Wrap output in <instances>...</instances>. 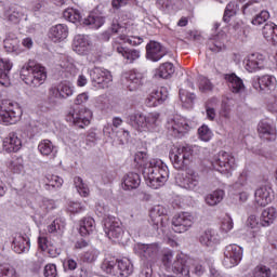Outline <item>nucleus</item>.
Here are the masks:
<instances>
[{
	"instance_id": "obj_24",
	"label": "nucleus",
	"mask_w": 277,
	"mask_h": 277,
	"mask_svg": "<svg viewBox=\"0 0 277 277\" xmlns=\"http://www.w3.org/2000/svg\"><path fill=\"white\" fill-rule=\"evenodd\" d=\"M198 240L203 247L213 248V246H217L222 241V237H220L217 230L208 228L199 234Z\"/></svg>"
},
{
	"instance_id": "obj_13",
	"label": "nucleus",
	"mask_w": 277,
	"mask_h": 277,
	"mask_svg": "<svg viewBox=\"0 0 277 277\" xmlns=\"http://www.w3.org/2000/svg\"><path fill=\"white\" fill-rule=\"evenodd\" d=\"M161 247L159 243H136L134 246V252L143 259V261H147V263H155V261L159 258V251Z\"/></svg>"
},
{
	"instance_id": "obj_37",
	"label": "nucleus",
	"mask_w": 277,
	"mask_h": 277,
	"mask_svg": "<svg viewBox=\"0 0 277 277\" xmlns=\"http://www.w3.org/2000/svg\"><path fill=\"white\" fill-rule=\"evenodd\" d=\"M277 212L276 208H266L263 210L261 217H260V226H272L274 224V220H276Z\"/></svg>"
},
{
	"instance_id": "obj_32",
	"label": "nucleus",
	"mask_w": 277,
	"mask_h": 277,
	"mask_svg": "<svg viewBox=\"0 0 277 277\" xmlns=\"http://www.w3.org/2000/svg\"><path fill=\"white\" fill-rule=\"evenodd\" d=\"M142 183V179L140 174L135 172H130L123 177V189L131 190L137 189Z\"/></svg>"
},
{
	"instance_id": "obj_12",
	"label": "nucleus",
	"mask_w": 277,
	"mask_h": 277,
	"mask_svg": "<svg viewBox=\"0 0 277 277\" xmlns=\"http://www.w3.org/2000/svg\"><path fill=\"white\" fill-rule=\"evenodd\" d=\"M251 85L260 94H269L276 90L277 80L273 75L255 76L251 80Z\"/></svg>"
},
{
	"instance_id": "obj_14",
	"label": "nucleus",
	"mask_w": 277,
	"mask_h": 277,
	"mask_svg": "<svg viewBox=\"0 0 277 277\" xmlns=\"http://www.w3.org/2000/svg\"><path fill=\"white\" fill-rule=\"evenodd\" d=\"M243 258V249L237 245H228L224 250L223 265L227 269L236 267L241 263Z\"/></svg>"
},
{
	"instance_id": "obj_29",
	"label": "nucleus",
	"mask_w": 277,
	"mask_h": 277,
	"mask_svg": "<svg viewBox=\"0 0 277 277\" xmlns=\"http://www.w3.org/2000/svg\"><path fill=\"white\" fill-rule=\"evenodd\" d=\"M12 248L16 254H23L31 248L29 242V237L23 236L21 234H15L12 242Z\"/></svg>"
},
{
	"instance_id": "obj_16",
	"label": "nucleus",
	"mask_w": 277,
	"mask_h": 277,
	"mask_svg": "<svg viewBox=\"0 0 277 277\" xmlns=\"http://www.w3.org/2000/svg\"><path fill=\"white\" fill-rule=\"evenodd\" d=\"M104 230L108 239H111V241H118L122 239V235H124L122 222L116 217H109L105 221Z\"/></svg>"
},
{
	"instance_id": "obj_34",
	"label": "nucleus",
	"mask_w": 277,
	"mask_h": 277,
	"mask_svg": "<svg viewBox=\"0 0 277 277\" xmlns=\"http://www.w3.org/2000/svg\"><path fill=\"white\" fill-rule=\"evenodd\" d=\"M96 230V222L88 216L80 221L79 233L82 237H88V235H92Z\"/></svg>"
},
{
	"instance_id": "obj_59",
	"label": "nucleus",
	"mask_w": 277,
	"mask_h": 277,
	"mask_svg": "<svg viewBox=\"0 0 277 277\" xmlns=\"http://www.w3.org/2000/svg\"><path fill=\"white\" fill-rule=\"evenodd\" d=\"M67 210L69 213H83V211H85V205L79 201H69Z\"/></svg>"
},
{
	"instance_id": "obj_44",
	"label": "nucleus",
	"mask_w": 277,
	"mask_h": 277,
	"mask_svg": "<svg viewBox=\"0 0 277 277\" xmlns=\"http://www.w3.org/2000/svg\"><path fill=\"white\" fill-rule=\"evenodd\" d=\"M222 200H224V190L222 189H216L206 196V202L209 207H215L216 205H220Z\"/></svg>"
},
{
	"instance_id": "obj_58",
	"label": "nucleus",
	"mask_w": 277,
	"mask_h": 277,
	"mask_svg": "<svg viewBox=\"0 0 277 277\" xmlns=\"http://www.w3.org/2000/svg\"><path fill=\"white\" fill-rule=\"evenodd\" d=\"M158 102V105H162L168 100V89L160 88L151 92Z\"/></svg>"
},
{
	"instance_id": "obj_36",
	"label": "nucleus",
	"mask_w": 277,
	"mask_h": 277,
	"mask_svg": "<svg viewBox=\"0 0 277 277\" xmlns=\"http://www.w3.org/2000/svg\"><path fill=\"white\" fill-rule=\"evenodd\" d=\"M226 35L221 34L216 35L213 39H210L209 41V49L212 51V53H220V51H224L226 49Z\"/></svg>"
},
{
	"instance_id": "obj_45",
	"label": "nucleus",
	"mask_w": 277,
	"mask_h": 277,
	"mask_svg": "<svg viewBox=\"0 0 277 277\" xmlns=\"http://www.w3.org/2000/svg\"><path fill=\"white\" fill-rule=\"evenodd\" d=\"M180 101H182L184 107H193L194 101H196V94L185 89H180Z\"/></svg>"
},
{
	"instance_id": "obj_22",
	"label": "nucleus",
	"mask_w": 277,
	"mask_h": 277,
	"mask_svg": "<svg viewBox=\"0 0 277 277\" xmlns=\"http://www.w3.org/2000/svg\"><path fill=\"white\" fill-rule=\"evenodd\" d=\"M232 187L236 192L240 202L248 201V198H250V193H248L250 189V185H248V173L242 172Z\"/></svg>"
},
{
	"instance_id": "obj_48",
	"label": "nucleus",
	"mask_w": 277,
	"mask_h": 277,
	"mask_svg": "<svg viewBox=\"0 0 277 277\" xmlns=\"http://www.w3.org/2000/svg\"><path fill=\"white\" fill-rule=\"evenodd\" d=\"M74 185L78 194L82 196V198H88V196H90V188L88 187V184L83 183V180L81 177H75Z\"/></svg>"
},
{
	"instance_id": "obj_4",
	"label": "nucleus",
	"mask_w": 277,
	"mask_h": 277,
	"mask_svg": "<svg viewBox=\"0 0 277 277\" xmlns=\"http://www.w3.org/2000/svg\"><path fill=\"white\" fill-rule=\"evenodd\" d=\"M21 78L30 88H40L47 81V68L40 64L29 62L21 70Z\"/></svg>"
},
{
	"instance_id": "obj_23",
	"label": "nucleus",
	"mask_w": 277,
	"mask_h": 277,
	"mask_svg": "<svg viewBox=\"0 0 277 277\" xmlns=\"http://www.w3.org/2000/svg\"><path fill=\"white\" fill-rule=\"evenodd\" d=\"M168 55V51L161 43L157 41H150L146 45V58L149 60V62H159L162 60V57H166Z\"/></svg>"
},
{
	"instance_id": "obj_41",
	"label": "nucleus",
	"mask_w": 277,
	"mask_h": 277,
	"mask_svg": "<svg viewBox=\"0 0 277 277\" xmlns=\"http://www.w3.org/2000/svg\"><path fill=\"white\" fill-rule=\"evenodd\" d=\"M174 72H175L174 64L167 62L159 66V68L156 71V75L160 77V79H170V77H172Z\"/></svg>"
},
{
	"instance_id": "obj_49",
	"label": "nucleus",
	"mask_w": 277,
	"mask_h": 277,
	"mask_svg": "<svg viewBox=\"0 0 277 277\" xmlns=\"http://www.w3.org/2000/svg\"><path fill=\"white\" fill-rule=\"evenodd\" d=\"M63 16L65 21H68L69 23H79L81 21V13L75 9H66L63 12Z\"/></svg>"
},
{
	"instance_id": "obj_7",
	"label": "nucleus",
	"mask_w": 277,
	"mask_h": 277,
	"mask_svg": "<svg viewBox=\"0 0 277 277\" xmlns=\"http://www.w3.org/2000/svg\"><path fill=\"white\" fill-rule=\"evenodd\" d=\"M194 153V147L189 145H182L174 147L170 151L171 163L175 170H185L187 166H189V161H192V155Z\"/></svg>"
},
{
	"instance_id": "obj_54",
	"label": "nucleus",
	"mask_w": 277,
	"mask_h": 277,
	"mask_svg": "<svg viewBox=\"0 0 277 277\" xmlns=\"http://www.w3.org/2000/svg\"><path fill=\"white\" fill-rule=\"evenodd\" d=\"M198 135L201 142H209L213 137V132L209 129V126L203 124L198 129Z\"/></svg>"
},
{
	"instance_id": "obj_50",
	"label": "nucleus",
	"mask_w": 277,
	"mask_h": 277,
	"mask_svg": "<svg viewBox=\"0 0 277 277\" xmlns=\"http://www.w3.org/2000/svg\"><path fill=\"white\" fill-rule=\"evenodd\" d=\"M9 168L15 174H21V172L25 169V161L23 157L13 158L9 164Z\"/></svg>"
},
{
	"instance_id": "obj_43",
	"label": "nucleus",
	"mask_w": 277,
	"mask_h": 277,
	"mask_svg": "<svg viewBox=\"0 0 277 277\" xmlns=\"http://www.w3.org/2000/svg\"><path fill=\"white\" fill-rule=\"evenodd\" d=\"M62 185H64V179L54 174L45 175V189H60Z\"/></svg>"
},
{
	"instance_id": "obj_46",
	"label": "nucleus",
	"mask_w": 277,
	"mask_h": 277,
	"mask_svg": "<svg viewBox=\"0 0 277 277\" xmlns=\"http://www.w3.org/2000/svg\"><path fill=\"white\" fill-rule=\"evenodd\" d=\"M0 277H21V274L13 265L2 263L0 264Z\"/></svg>"
},
{
	"instance_id": "obj_10",
	"label": "nucleus",
	"mask_w": 277,
	"mask_h": 277,
	"mask_svg": "<svg viewBox=\"0 0 277 277\" xmlns=\"http://www.w3.org/2000/svg\"><path fill=\"white\" fill-rule=\"evenodd\" d=\"M211 166L213 170H216V172H221V174H228V172L235 168V157H233L228 151H219L212 157Z\"/></svg>"
},
{
	"instance_id": "obj_62",
	"label": "nucleus",
	"mask_w": 277,
	"mask_h": 277,
	"mask_svg": "<svg viewBox=\"0 0 277 277\" xmlns=\"http://www.w3.org/2000/svg\"><path fill=\"white\" fill-rule=\"evenodd\" d=\"M268 19H269V11H262L251 21V23L252 25H263V23H266Z\"/></svg>"
},
{
	"instance_id": "obj_51",
	"label": "nucleus",
	"mask_w": 277,
	"mask_h": 277,
	"mask_svg": "<svg viewBox=\"0 0 277 277\" xmlns=\"http://www.w3.org/2000/svg\"><path fill=\"white\" fill-rule=\"evenodd\" d=\"M235 228V222H233V217L230 214H225V216L221 220V230L223 233H230Z\"/></svg>"
},
{
	"instance_id": "obj_57",
	"label": "nucleus",
	"mask_w": 277,
	"mask_h": 277,
	"mask_svg": "<svg viewBox=\"0 0 277 277\" xmlns=\"http://www.w3.org/2000/svg\"><path fill=\"white\" fill-rule=\"evenodd\" d=\"M272 269L265 265H258L253 269V277H271Z\"/></svg>"
},
{
	"instance_id": "obj_52",
	"label": "nucleus",
	"mask_w": 277,
	"mask_h": 277,
	"mask_svg": "<svg viewBox=\"0 0 277 277\" xmlns=\"http://www.w3.org/2000/svg\"><path fill=\"white\" fill-rule=\"evenodd\" d=\"M78 260L71 256H67L63 260L64 272H75L79 267Z\"/></svg>"
},
{
	"instance_id": "obj_63",
	"label": "nucleus",
	"mask_w": 277,
	"mask_h": 277,
	"mask_svg": "<svg viewBox=\"0 0 277 277\" xmlns=\"http://www.w3.org/2000/svg\"><path fill=\"white\" fill-rule=\"evenodd\" d=\"M44 256H38L37 260L32 261L30 263V271H32L35 274H38L42 269V266L44 265Z\"/></svg>"
},
{
	"instance_id": "obj_30",
	"label": "nucleus",
	"mask_w": 277,
	"mask_h": 277,
	"mask_svg": "<svg viewBox=\"0 0 277 277\" xmlns=\"http://www.w3.org/2000/svg\"><path fill=\"white\" fill-rule=\"evenodd\" d=\"M50 38L53 42H62L68 38V26L64 24H57L50 29Z\"/></svg>"
},
{
	"instance_id": "obj_38",
	"label": "nucleus",
	"mask_w": 277,
	"mask_h": 277,
	"mask_svg": "<svg viewBox=\"0 0 277 277\" xmlns=\"http://www.w3.org/2000/svg\"><path fill=\"white\" fill-rule=\"evenodd\" d=\"M18 42V38L16 37H6L3 41L4 51H6V53H14V55H21V53H23V50L21 49Z\"/></svg>"
},
{
	"instance_id": "obj_21",
	"label": "nucleus",
	"mask_w": 277,
	"mask_h": 277,
	"mask_svg": "<svg viewBox=\"0 0 277 277\" xmlns=\"http://www.w3.org/2000/svg\"><path fill=\"white\" fill-rule=\"evenodd\" d=\"M265 63V57L261 53H252L243 60V65L248 72H259V70H263Z\"/></svg>"
},
{
	"instance_id": "obj_60",
	"label": "nucleus",
	"mask_w": 277,
	"mask_h": 277,
	"mask_svg": "<svg viewBox=\"0 0 277 277\" xmlns=\"http://www.w3.org/2000/svg\"><path fill=\"white\" fill-rule=\"evenodd\" d=\"M45 252L51 256L52 259H57L62 254V248H58L57 245L53 242H49L48 247L45 249Z\"/></svg>"
},
{
	"instance_id": "obj_26",
	"label": "nucleus",
	"mask_w": 277,
	"mask_h": 277,
	"mask_svg": "<svg viewBox=\"0 0 277 277\" xmlns=\"http://www.w3.org/2000/svg\"><path fill=\"white\" fill-rule=\"evenodd\" d=\"M144 81H146V72L137 69L131 70L128 76V90H130V92L140 90V88L144 85Z\"/></svg>"
},
{
	"instance_id": "obj_35",
	"label": "nucleus",
	"mask_w": 277,
	"mask_h": 277,
	"mask_svg": "<svg viewBox=\"0 0 277 277\" xmlns=\"http://www.w3.org/2000/svg\"><path fill=\"white\" fill-rule=\"evenodd\" d=\"M262 34L267 40V42H272V44H277V25L268 22L264 25L262 29Z\"/></svg>"
},
{
	"instance_id": "obj_56",
	"label": "nucleus",
	"mask_w": 277,
	"mask_h": 277,
	"mask_svg": "<svg viewBox=\"0 0 277 277\" xmlns=\"http://www.w3.org/2000/svg\"><path fill=\"white\" fill-rule=\"evenodd\" d=\"M261 10V5L256 1H249L242 6L243 14H254Z\"/></svg>"
},
{
	"instance_id": "obj_25",
	"label": "nucleus",
	"mask_w": 277,
	"mask_h": 277,
	"mask_svg": "<svg viewBox=\"0 0 277 277\" xmlns=\"http://www.w3.org/2000/svg\"><path fill=\"white\" fill-rule=\"evenodd\" d=\"M254 200L258 207H267L274 200V190L271 186H261L255 189Z\"/></svg>"
},
{
	"instance_id": "obj_64",
	"label": "nucleus",
	"mask_w": 277,
	"mask_h": 277,
	"mask_svg": "<svg viewBox=\"0 0 277 277\" xmlns=\"http://www.w3.org/2000/svg\"><path fill=\"white\" fill-rule=\"evenodd\" d=\"M44 277H57V266L55 264H47L43 269Z\"/></svg>"
},
{
	"instance_id": "obj_19",
	"label": "nucleus",
	"mask_w": 277,
	"mask_h": 277,
	"mask_svg": "<svg viewBox=\"0 0 277 277\" xmlns=\"http://www.w3.org/2000/svg\"><path fill=\"white\" fill-rule=\"evenodd\" d=\"M23 131L11 132L3 141V149L6 153H18L23 147Z\"/></svg>"
},
{
	"instance_id": "obj_6",
	"label": "nucleus",
	"mask_w": 277,
	"mask_h": 277,
	"mask_svg": "<svg viewBox=\"0 0 277 277\" xmlns=\"http://www.w3.org/2000/svg\"><path fill=\"white\" fill-rule=\"evenodd\" d=\"M75 94V87L70 85L68 82H60L58 84H53L48 90L47 104L50 107H57L60 101H66Z\"/></svg>"
},
{
	"instance_id": "obj_17",
	"label": "nucleus",
	"mask_w": 277,
	"mask_h": 277,
	"mask_svg": "<svg viewBox=\"0 0 277 277\" xmlns=\"http://www.w3.org/2000/svg\"><path fill=\"white\" fill-rule=\"evenodd\" d=\"M90 77L93 85L95 88H109V83H111V72L107 69H103L101 67H95L90 70Z\"/></svg>"
},
{
	"instance_id": "obj_18",
	"label": "nucleus",
	"mask_w": 277,
	"mask_h": 277,
	"mask_svg": "<svg viewBox=\"0 0 277 277\" xmlns=\"http://www.w3.org/2000/svg\"><path fill=\"white\" fill-rule=\"evenodd\" d=\"M192 226H194V215L189 212H182L172 219L174 233H187Z\"/></svg>"
},
{
	"instance_id": "obj_61",
	"label": "nucleus",
	"mask_w": 277,
	"mask_h": 277,
	"mask_svg": "<svg viewBox=\"0 0 277 277\" xmlns=\"http://www.w3.org/2000/svg\"><path fill=\"white\" fill-rule=\"evenodd\" d=\"M117 262L114 260H104L101 268L103 269V272H105L106 274H114L116 275V272L114 271L116 267Z\"/></svg>"
},
{
	"instance_id": "obj_1",
	"label": "nucleus",
	"mask_w": 277,
	"mask_h": 277,
	"mask_svg": "<svg viewBox=\"0 0 277 277\" xmlns=\"http://www.w3.org/2000/svg\"><path fill=\"white\" fill-rule=\"evenodd\" d=\"M111 34H117L118 37L115 39L113 43V49L119 55H122L123 60H126L127 64H134L142 57V52L137 49L124 48L121 44H131L132 47H137L142 44L144 40L140 37H129L127 36V28L124 26H120L118 23H113L110 27Z\"/></svg>"
},
{
	"instance_id": "obj_2",
	"label": "nucleus",
	"mask_w": 277,
	"mask_h": 277,
	"mask_svg": "<svg viewBox=\"0 0 277 277\" xmlns=\"http://www.w3.org/2000/svg\"><path fill=\"white\" fill-rule=\"evenodd\" d=\"M142 172L146 185L151 189L163 187L168 182V179H170L168 164L159 158L149 159V161L144 164Z\"/></svg>"
},
{
	"instance_id": "obj_15",
	"label": "nucleus",
	"mask_w": 277,
	"mask_h": 277,
	"mask_svg": "<svg viewBox=\"0 0 277 277\" xmlns=\"http://www.w3.org/2000/svg\"><path fill=\"white\" fill-rule=\"evenodd\" d=\"M149 217L156 230L160 228L162 233H166V228L168 227V210L163 206H155L150 210Z\"/></svg>"
},
{
	"instance_id": "obj_31",
	"label": "nucleus",
	"mask_w": 277,
	"mask_h": 277,
	"mask_svg": "<svg viewBox=\"0 0 277 277\" xmlns=\"http://www.w3.org/2000/svg\"><path fill=\"white\" fill-rule=\"evenodd\" d=\"M258 131L260 137L266 140V142H274L276 140V129L265 121L259 123Z\"/></svg>"
},
{
	"instance_id": "obj_42",
	"label": "nucleus",
	"mask_w": 277,
	"mask_h": 277,
	"mask_svg": "<svg viewBox=\"0 0 277 277\" xmlns=\"http://www.w3.org/2000/svg\"><path fill=\"white\" fill-rule=\"evenodd\" d=\"M84 25H91L93 29H100L105 25V17L98 13H90L87 18L83 21Z\"/></svg>"
},
{
	"instance_id": "obj_39",
	"label": "nucleus",
	"mask_w": 277,
	"mask_h": 277,
	"mask_svg": "<svg viewBox=\"0 0 277 277\" xmlns=\"http://www.w3.org/2000/svg\"><path fill=\"white\" fill-rule=\"evenodd\" d=\"M38 150L43 157H49L50 155L55 157L57 155V147L50 140L41 141L38 145Z\"/></svg>"
},
{
	"instance_id": "obj_55",
	"label": "nucleus",
	"mask_w": 277,
	"mask_h": 277,
	"mask_svg": "<svg viewBox=\"0 0 277 277\" xmlns=\"http://www.w3.org/2000/svg\"><path fill=\"white\" fill-rule=\"evenodd\" d=\"M98 254H100L98 250L94 248H90L87 252L82 254V261L84 263H94V261L98 259Z\"/></svg>"
},
{
	"instance_id": "obj_47",
	"label": "nucleus",
	"mask_w": 277,
	"mask_h": 277,
	"mask_svg": "<svg viewBox=\"0 0 277 277\" xmlns=\"http://www.w3.org/2000/svg\"><path fill=\"white\" fill-rule=\"evenodd\" d=\"M64 228H66V222L62 219H56L48 226V233L63 235Z\"/></svg>"
},
{
	"instance_id": "obj_33",
	"label": "nucleus",
	"mask_w": 277,
	"mask_h": 277,
	"mask_svg": "<svg viewBox=\"0 0 277 277\" xmlns=\"http://www.w3.org/2000/svg\"><path fill=\"white\" fill-rule=\"evenodd\" d=\"M225 79L227 83H229L228 85L232 89V92H234L235 94H239V92H243V90H246V85H243V80L237 77V75H226Z\"/></svg>"
},
{
	"instance_id": "obj_3",
	"label": "nucleus",
	"mask_w": 277,
	"mask_h": 277,
	"mask_svg": "<svg viewBox=\"0 0 277 277\" xmlns=\"http://www.w3.org/2000/svg\"><path fill=\"white\" fill-rule=\"evenodd\" d=\"M127 124H130L135 131H149L150 133L159 131L161 127V115L159 113H144L136 110L127 117Z\"/></svg>"
},
{
	"instance_id": "obj_53",
	"label": "nucleus",
	"mask_w": 277,
	"mask_h": 277,
	"mask_svg": "<svg viewBox=\"0 0 277 277\" xmlns=\"http://www.w3.org/2000/svg\"><path fill=\"white\" fill-rule=\"evenodd\" d=\"M6 18L10 23H21V19L23 18V12H21V9H11L9 12H6Z\"/></svg>"
},
{
	"instance_id": "obj_28",
	"label": "nucleus",
	"mask_w": 277,
	"mask_h": 277,
	"mask_svg": "<svg viewBox=\"0 0 277 277\" xmlns=\"http://www.w3.org/2000/svg\"><path fill=\"white\" fill-rule=\"evenodd\" d=\"M36 213L40 215V217H44L49 211H53L55 209V201L51 199H47L42 196H38L36 198Z\"/></svg>"
},
{
	"instance_id": "obj_20",
	"label": "nucleus",
	"mask_w": 277,
	"mask_h": 277,
	"mask_svg": "<svg viewBox=\"0 0 277 277\" xmlns=\"http://www.w3.org/2000/svg\"><path fill=\"white\" fill-rule=\"evenodd\" d=\"M177 183L183 189L198 192L200 189V174L196 171H188L185 176L180 177Z\"/></svg>"
},
{
	"instance_id": "obj_40",
	"label": "nucleus",
	"mask_w": 277,
	"mask_h": 277,
	"mask_svg": "<svg viewBox=\"0 0 277 277\" xmlns=\"http://www.w3.org/2000/svg\"><path fill=\"white\" fill-rule=\"evenodd\" d=\"M117 269L121 276L129 277L133 274V263L128 258L117 260Z\"/></svg>"
},
{
	"instance_id": "obj_5",
	"label": "nucleus",
	"mask_w": 277,
	"mask_h": 277,
	"mask_svg": "<svg viewBox=\"0 0 277 277\" xmlns=\"http://www.w3.org/2000/svg\"><path fill=\"white\" fill-rule=\"evenodd\" d=\"M162 265L168 272L180 274L181 277H192L189 274V262H187L183 254H177L174 258V253L172 251L164 252L162 255Z\"/></svg>"
},
{
	"instance_id": "obj_9",
	"label": "nucleus",
	"mask_w": 277,
	"mask_h": 277,
	"mask_svg": "<svg viewBox=\"0 0 277 277\" xmlns=\"http://www.w3.org/2000/svg\"><path fill=\"white\" fill-rule=\"evenodd\" d=\"M66 122L78 127V129H85L92 120V110L88 108H71L65 117Z\"/></svg>"
},
{
	"instance_id": "obj_11",
	"label": "nucleus",
	"mask_w": 277,
	"mask_h": 277,
	"mask_svg": "<svg viewBox=\"0 0 277 277\" xmlns=\"http://www.w3.org/2000/svg\"><path fill=\"white\" fill-rule=\"evenodd\" d=\"M167 129L173 137H183L189 132V123L180 115H172L167 120Z\"/></svg>"
},
{
	"instance_id": "obj_27",
	"label": "nucleus",
	"mask_w": 277,
	"mask_h": 277,
	"mask_svg": "<svg viewBox=\"0 0 277 277\" xmlns=\"http://www.w3.org/2000/svg\"><path fill=\"white\" fill-rule=\"evenodd\" d=\"M72 51L78 55H87L90 51V39L85 35H76L72 41Z\"/></svg>"
},
{
	"instance_id": "obj_8",
	"label": "nucleus",
	"mask_w": 277,
	"mask_h": 277,
	"mask_svg": "<svg viewBox=\"0 0 277 277\" xmlns=\"http://www.w3.org/2000/svg\"><path fill=\"white\" fill-rule=\"evenodd\" d=\"M23 116V110L18 104L11 102L0 103V124L10 127V124H16Z\"/></svg>"
}]
</instances>
